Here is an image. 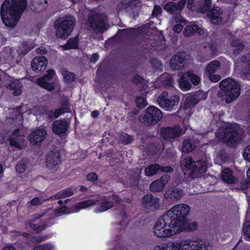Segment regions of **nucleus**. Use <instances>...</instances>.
<instances>
[{
	"mask_svg": "<svg viewBox=\"0 0 250 250\" xmlns=\"http://www.w3.org/2000/svg\"><path fill=\"white\" fill-rule=\"evenodd\" d=\"M187 76L190 79V80L193 85H197L200 82V79L199 76L194 74L192 71L186 72Z\"/></svg>",
	"mask_w": 250,
	"mask_h": 250,
	"instance_id": "obj_45",
	"label": "nucleus"
},
{
	"mask_svg": "<svg viewBox=\"0 0 250 250\" xmlns=\"http://www.w3.org/2000/svg\"><path fill=\"white\" fill-rule=\"evenodd\" d=\"M35 47V43L32 41L23 42L20 48L21 54L26 55Z\"/></svg>",
	"mask_w": 250,
	"mask_h": 250,
	"instance_id": "obj_33",
	"label": "nucleus"
},
{
	"mask_svg": "<svg viewBox=\"0 0 250 250\" xmlns=\"http://www.w3.org/2000/svg\"><path fill=\"white\" fill-rule=\"evenodd\" d=\"M62 162L61 153L57 150L50 151L46 156L45 165L49 170L56 171Z\"/></svg>",
	"mask_w": 250,
	"mask_h": 250,
	"instance_id": "obj_12",
	"label": "nucleus"
},
{
	"mask_svg": "<svg viewBox=\"0 0 250 250\" xmlns=\"http://www.w3.org/2000/svg\"><path fill=\"white\" fill-rule=\"evenodd\" d=\"M47 239L48 237L45 235L31 236L30 239H28L27 244L30 245L31 243L32 245L30 246H33L36 243H40L45 241Z\"/></svg>",
	"mask_w": 250,
	"mask_h": 250,
	"instance_id": "obj_42",
	"label": "nucleus"
},
{
	"mask_svg": "<svg viewBox=\"0 0 250 250\" xmlns=\"http://www.w3.org/2000/svg\"><path fill=\"white\" fill-rule=\"evenodd\" d=\"M61 107L63 112L65 113H69L71 112V109L70 107V104L68 99L64 98L61 100Z\"/></svg>",
	"mask_w": 250,
	"mask_h": 250,
	"instance_id": "obj_46",
	"label": "nucleus"
},
{
	"mask_svg": "<svg viewBox=\"0 0 250 250\" xmlns=\"http://www.w3.org/2000/svg\"><path fill=\"white\" fill-rule=\"evenodd\" d=\"M197 143L193 139H186L183 142L182 150L186 152H191L196 148Z\"/></svg>",
	"mask_w": 250,
	"mask_h": 250,
	"instance_id": "obj_28",
	"label": "nucleus"
},
{
	"mask_svg": "<svg viewBox=\"0 0 250 250\" xmlns=\"http://www.w3.org/2000/svg\"><path fill=\"white\" fill-rule=\"evenodd\" d=\"M146 98V94L143 93H142L141 96H137L136 97L135 103L136 104V106L138 108L143 109L147 105Z\"/></svg>",
	"mask_w": 250,
	"mask_h": 250,
	"instance_id": "obj_40",
	"label": "nucleus"
},
{
	"mask_svg": "<svg viewBox=\"0 0 250 250\" xmlns=\"http://www.w3.org/2000/svg\"><path fill=\"white\" fill-rule=\"evenodd\" d=\"M98 201V200H94L93 199L86 200L76 204L74 207V208L75 211L77 212L81 209L85 208L90 206L95 205Z\"/></svg>",
	"mask_w": 250,
	"mask_h": 250,
	"instance_id": "obj_30",
	"label": "nucleus"
},
{
	"mask_svg": "<svg viewBox=\"0 0 250 250\" xmlns=\"http://www.w3.org/2000/svg\"><path fill=\"white\" fill-rule=\"evenodd\" d=\"M122 32L125 35L130 37L138 43L142 44L150 34V26L144 24L137 27L123 29Z\"/></svg>",
	"mask_w": 250,
	"mask_h": 250,
	"instance_id": "obj_7",
	"label": "nucleus"
},
{
	"mask_svg": "<svg viewBox=\"0 0 250 250\" xmlns=\"http://www.w3.org/2000/svg\"><path fill=\"white\" fill-rule=\"evenodd\" d=\"M223 11L220 7L213 6L208 11L207 16L212 24L217 25L223 21Z\"/></svg>",
	"mask_w": 250,
	"mask_h": 250,
	"instance_id": "obj_16",
	"label": "nucleus"
},
{
	"mask_svg": "<svg viewBox=\"0 0 250 250\" xmlns=\"http://www.w3.org/2000/svg\"><path fill=\"white\" fill-rule=\"evenodd\" d=\"M182 132V129L178 125L162 127L160 130V135L164 139H176L181 135Z\"/></svg>",
	"mask_w": 250,
	"mask_h": 250,
	"instance_id": "obj_15",
	"label": "nucleus"
},
{
	"mask_svg": "<svg viewBox=\"0 0 250 250\" xmlns=\"http://www.w3.org/2000/svg\"><path fill=\"white\" fill-rule=\"evenodd\" d=\"M11 146H14L18 149H21V143L24 140L23 136L17 135V136H10L8 139Z\"/></svg>",
	"mask_w": 250,
	"mask_h": 250,
	"instance_id": "obj_31",
	"label": "nucleus"
},
{
	"mask_svg": "<svg viewBox=\"0 0 250 250\" xmlns=\"http://www.w3.org/2000/svg\"><path fill=\"white\" fill-rule=\"evenodd\" d=\"M146 175L148 176H151L156 174V163L149 166L145 169Z\"/></svg>",
	"mask_w": 250,
	"mask_h": 250,
	"instance_id": "obj_49",
	"label": "nucleus"
},
{
	"mask_svg": "<svg viewBox=\"0 0 250 250\" xmlns=\"http://www.w3.org/2000/svg\"><path fill=\"white\" fill-rule=\"evenodd\" d=\"M243 156L246 160L250 162V145L244 149Z\"/></svg>",
	"mask_w": 250,
	"mask_h": 250,
	"instance_id": "obj_63",
	"label": "nucleus"
},
{
	"mask_svg": "<svg viewBox=\"0 0 250 250\" xmlns=\"http://www.w3.org/2000/svg\"><path fill=\"white\" fill-rule=\"evenodd\" d=\"M87 180L91 182H95L98 180V175L95 172H90L87 174Z\"/></svg>",
	"mask_w": 250,
	"mask_h": 250,
	"instance_id": "obj_59",
	"label": "nucleus"
},
{
	"mask_svg": "<svg viewBox=\"0 0 250 250\" xmlns=\"http://www.w3.org/2000/svg\"><path fill=\"white\" fill-rule=\"evenodd\" d=\"M138 119L139 122L144 124L146 125L151 126L156 124V115L150 114L140 115Z\"/></svg>",
	"mask_w": 250,
	"mask_h": 250,
	"instance_id": "obj_26",
	"label": "nucleus"
},
{
	"mask_svg": "<svg viewBox=\"0 0 250 250\" xmlns=\"http://www.w3.org/2000/svg\"><path fill=\"white\" fill-rule=\"evenodd\" d=\"M189 207L185 204L174 206L157 221V237H169L185 229L186 217Z\"/></svg>",
	"mask_w": 250,
	"mask_h": 250,
	"instance_id": "obj_1",
	"label": "nucleus"
},
{
	"mask_svg": "<svg viewBox=\"0 0 250 250\" xmlns=\"http://www.w3.org/2000/svg\"><path fill=\"white\" fill-rule=\"evenodd\" d=\"M62 74L63 77V79L66 83H71L74 82L76 80V74L73 72H69L66 69L62 70Z\"/></svg>",
	"mask_w": 250,
	"mask_h": 250,
	"instance_id": "obj_39",
	"label": "nucleus"
},
{
	"mask_svg": "<svg viewBox=\"0 0 250 250\" xmlns=\"http://www.w3.org/2000/svg\"><path fill=\"white\" fill-rule=\"evenodd\" d=\"M5 86L7 89L13 90L14 96H19L22 92L23 85L19 80L11 79L5 83Z\"/></svg>",
	"mask_w": 250,
	"mask_h": 250,
	"instance_id": "obj_19",
	"label": "nucleus"
},
{
	"mask_svg": "<svg viewBox=\"0 0 250 250\" xmlns=\"http://www.w3.org/2000/svg\"><path fill=\"white\" fill-rule=\"evenodd\" d=\"M157 250H208L202 241L183 240L176 242L163 244L157 247Z\"/></svg>",
	"mask_w": 250,
	"mask_h": 250,
	"instance_id": "obj_4",
	"label": "nucleus"
},
{
	"mask_svg": "<svg viewBox=\"0 0 250 250\" xmlns=\"http://www.w3.org/2000/svg\"><path fill=\"white\" fill-rule=\"evenodd\" d=\"M75 23V18L71 16L56 20L54 22L56 37L63 40L66 39L73 31Z\"/></svg>",
	"mask_w": 250,
	"mask_h": 250,
	"instance_id": "obj_5",
	"label": "nucleus"
},
{
	"mask_svg": "<svg viewBox=\"0 0 250 250\" xmlns=\"http://www.w3.org/2000/svg\"><path fill=\"white\" fill-rule=\"evenodd\" d=\"M221 67L220 62L217 60H213L208 63L206 67L205 71L207 74L215 73Z\"/></svg>",
	"mask_w": 250,
	"mask_h": 250,
	"instance_id": "obj_29",
	"label": "nucleus"
},
{
	"mask_svg": "<svg viewBox=\"0 0 250 250\" xmlns=\"http://www.w3.org/2000/svg\"><path fill=\"white\" fill-rule=\"evenodd\" d=\"M222 180L228 184H235L237 180L232 175V171L229 168L224 169L222 172Z\"/></svg>",
	"mask_w": 250,
	"mask_h": 250,
	"instance_id": "obj_24",
	"label": "nucleus"
},
{
	"mask_svg": "<svg viewBox=\"0 0 250 250\" xmlns=\"http://www.w3.org/2000/svg\"><path fill=\"white\" fill-rule=\"evenodd\" d=\"M173 168L169 166L161 167L157 165V175H160V172H168L173 171Z\"/></svg>",
	"mask_w": 250,
	"mask_h": 250,
	"instance_id": "obj_56",
	"label": "nucleus"
},
{
	"mask_svg": "<svg viewBox=\"0 0 250 250\" xmlns=\"http://www.w3.org/2000/svg\"><path fill=\"white\" fill-rule=\"evenodd\" d=\"M170 177L167 174H163L161 176L160 178L157 180V191H160L164 189Z\"/></svg>",
	"mask_w": 250,
	"mask_h": 250,
	"instance_id": "obj_34",
	"label": "nucleus"
},
{
	"mask_svg": "<svg viewBox=\"0 0 250 250\" xmlns=\"http://www.w3.org/2000/svg\"><path fill=\"white\" fill-rule=\"evenodd\" d=\"M119 140L123 145H128L132 143L134 138L133 135L122 132L119 134Z\"/></svg>",
	"mask_w": 250,
	"mask_h": 250,
	"instance_id": "obj_35",
	"label": "nucleus"
},
{
	"mask_svg": "<svg viewBox=\"0 0 250 250\" xmlns=\"http://www.w3.org/2000/svg\"><path fill=\"white\" fill-rule=\"evenodd\" d=\"M179 96H171L168 98V93L167 91L163 92L157 99V103L160 106L166 110H172L174 106L177 105L179 103Z\"/></svg>",
	"mask_w": 250,
	"mask_h": 250,
	"instance_id": "obj_11",
	"label": "nucleus"
},
{
	"mask_svg": "<svg viewBox=\"0 0 250 250\" xmlns=\"http://www.w3.org/2000/svg\"><path fill=\"white\" fill-rule=\"evenodd\" d=\"M178 116L180 118H185L191 114V108L184 104L181 106L177 111Z\"/></svg>",
	"mask_w": 250,
	"mask_h": 250,
	"instance_id": "obj_43",
	"label": "nucleus"
},
{
	"mask_svg": "<svg viewBox=\"0 0 250 250\" xmlns=\"http://www.w3.org/2000/svg\"><path fill=\"white\" fill-rule=\"evenodd\" d=\"M55 71L54 69H49L47 71V73L37 80L39 81H51L55 75Z\"/></svg>",
	"mask_w": 250,
	"mask_h": 250,
	"instance_id": "obj_48",
	"label": "nucleus"
},
{
	"mask_svg": "<svg viewBox=\"0 0 250 250\" xmlns=\"http://www.w3.org/2000/svg\"><path fill=\"white\" fill-rule=\"evenodd\" d=\"M130 3H124L123 2L119 3L116 7V10L118 12H121L126 9L129 7Z\"/></svg>",
	"mask_w": 250,
	"mask_h": 250,
	"instance_id": "obj_55",
	"label": "nucleus"
},
{
	"mask_svg": "<svg viewBox=\"0 0 250 250\" xmlns=\"http://www.w3.org/2000/svg\"><path fill=\"white\" fill-rule=\"evenodd\" d=\"M209 79L213 83L219 82L221 79V76L219 75L214 74V73L208 74Z\"/></svg>",
	"mask_w": 250,
	"mask_h": 250,
	"instance_id": "obj_60",
	"label": "nucleus"
},
{
	"mask_svg": "<svg viewBox=\"0 0 250 250\" xmlns=\"http://www.w3.org/2000/svg\"><path fill=\"white\" fill-rule=\"evenodd\" d=\"M70 210V208H68L66 206L64 205L58 208L57 211L59 214H68L72 212Z\"/></svg>",
	"mask_w": 250,
	"mask_h": 250,
	"instance_id": "obj_57",
	"label": "nucleus"
},
{
	"mask_svg": "<svg viewBox=\"0 0 250 250\" xmlns=\"http://www.w3.org/2000/svg\"><path fill=\"white\" fill-rule=\"evenodd\" d=\"M180 77L178 83L179 87L183 90H188L191 88V84L187 79L186 72H180L178 74Z\"/></svg>",
	"mask_w": 250,
	"mask_h": 250,
	"instance_id": "obj_23",
	"label": "nucleus"
},
{
	"mask_svg": "<svg viewBox=\"0 0 250 250\" xmlns=\"http://www.w3.org/2000/svg\"><path fill=\"white\" fill-rule=\"evenodd\" d=\"M54 246L49 243L39 245L34 247L33 250H53Z\"/></svg>",
	"mask_w": 250,
	"mask_h": 250,
	"instance_id": "obj_51",
	"label": "nucleus"
},
{
	"mask_svg": "<svg viewBox=\"0 0 250 250\" xmlns=\"http://www.w3.org/2000/svg\"><path fill=\"white\" fill-rule=\"evenodd\" d=\"M242 234L246 239H250V222L246 221L243 225Z\"/></svg>",
	"mask_w": 250,
	"mask_h": 250,
	"instance_id": "obj_47",
	"label": "nucleus"
},
{
	"mask_svg": "<svg viewBox=\"0 0 250 250\" xmlns=\"http://www.w3.org/2000/svg\"><path fill=\"white\" fill-rule=\"evenodd\" d=\"M250 187V179H247L241 183L240 188L243 190L248 188Z\"/></svg>",
	"mask_w": 250,
	"mask_h": 250,
	"instance_id": "obj_61",
	"label": "nucleus"
},
{
	"mask_svg": "<svg viewBox=\"0 0 250 250\" xmlns=\"http://www.w3.org/2000/svg\"><path fill=\"white\" fill-rule=\"evenodd\" d=\"M48 60L44 56L36 57L31 62V67L35 72H41L44 71L47 65Z\"/></svg>",
	"mask_w": 250,
	"mask_h": 250,
	"instance_id": "obj_18",
	"label": "nucleus"
},
{
	"mask_svg": "<svg viewBox=\"0 0 250 250\" xmlns=\"http://www.w3.org/2000/svg\"><path fill=\"white\" fill-rule=\"evenodd\" d=\"M36 52L38 54L45 55L47 54V51L44 47L40 46L36 49Z\"/></svg>",
	"mask_w": 250,
	"mask_h": 250,
	"instance_id": "obj_64",
	"label": "nucleus"
},
{
	"mask_svg": "<svg viewBox=\"0 0 250 250\" xmlns=\"http://www.w3.org/2000/svg\"><path fill=\"white\" fill-rule=\"evenodd\" d=\"M145 114L156 115V107L154 106H150L148 107L146 110Z\"/></svg>",
	"mask_w": 250,
	"mask_h": 250,
	"instance_id": "obj_62",
	"label": "nucleus"
},
{
	"mask_svg": "<svg viewBox=\"0 0 250 250\" xmlns=\"http://www.w3.org/2000/svg\"><path fill=\"white\" fill-rule=\"evenodd\" d=\"M70 124V122L64 119L55 120L52 125V131L59 137H64L67 134Z\"/></svg>",
	"mask_w": 250,
	"mask_h": 250,
	"instance_id": "obj_14",
	"label": "nucleus"
},
{
	"mask_svg": "<svg viewBox=\"0 0 250 250\" xmlns=\"http://www.w3.org/2000/svg\"><path fill=\"white\" fill-rule=\"evenodd\" d=\"M114 206L112 201H106L100 203V206L94 209L95 213H101L111 208Z\"/></svg>",
	"mask_w": 250,
	"mask_h": 250,
	"instance_id": "obj_32",
	"label": "nucleus"
},
{
	"mask_svg": "<svg viewBox=\"0 0 250 250\" xmlns=\"http://www.w3.org/2000/svg\"><path fill=\"white\" fill-rule=\"evenodd\" d=\"M184 195V190L178 188H173L169 193V197L171 199H174L176 201L179 200Z\"/></svg>",
	"mask_w": 250,
	"mask_h": 250,
	"instance_id": "obj_36",
	"label": "nucleus"
},
{
	"mask_svg": "<svg viewBox=\"0 0 250 250\" xmlns=\"http://www.w3.org/2000/svg\"><path fill=\"white\" fill-rule=\"evenodd\" d=\"M78 45V42L75 39H69L64 45V47L65 49H76Z\"/></svg>",
	"mask_w": 250,
	"mask_h": 250,
	"instance_id": "obj_52",
	"label": "nucleus"
},
{
	"mask_svg": "<svg viewBox=\"0 0 250 250\" xmlns=\"http://www.w3.org/2000/svg\"><path fill=\"white\" fill-rule=\"evenodd\" d=\"M197 4L196 12L204 14L210 8L211 0H199Z\"/></svg>",
	"mask_w": 250,
	"mask_h": 250,
	"instance_id": "obj_25",
	"label": "nucleus"
},
{
	"mask_svg": "<svg viewBox=\"0 0 250 250\" xmlns=\"http://www.w3.org/2000/svg\"><path fill=\"white\" fill-rule=\"evenodd\" d=\"M241 61L249 66V70L245 71L244 73L245 75H250V54L243 56L241 58Z\"/></svg>",
	"mask_w": 250,
	"mask_h": 250,
	"instance_id": "obj_53",
	"label": "nucleus"
},
{
	"mask_svg": "<svg viewBox=\"0 0 250 250\" xmlns=\"http://www.w3.org/2000/svg\"><path fill=\"white\" fill-rule=\"evenodd\" d=\"M27 166L24 163H18L15 167L16 171L19 173H23L26 170Z\"/></svg>",
	"mask_w": 250,
	"mask_h": 250,
	"instance_id": "obj_58",
	"label": "nucleus"
},
{
	"mask_svg": "<svg viewBox=\"0 0 250 250\" xmlns=\"http://www.w3.org/2000/svg\"><path fill=\"white\" fill-rule=\"evenodd\" d=\"M47 132L44 129H38L34 130L28 136L30 143L33 145H40L45 140Z\"/></svg>",
	"mask_w": 250,
	"mask_h": 250,
	"instance_id": "obj_17",
	"label": "nucleus"
},
{
	"mask_svg": "<svg viewBox=\"0 0 250 250\" xmlns=\"http://www.w3.org/2000/svg\"><path fill=\"white\" fill-rule=\"evenodd\" d=\"M47 7V0H32L30 4V9L36 13L45 10Z\"/></svg>",
	"mask_w": 250,
	"mask_h": 250,
	"instance_id": "obj_21",
	"label": "nucleus"
},
{
	"mask_svg": "<svg viewBox=\"0 0 250 250\" xmlns=\"http://www.w3.org/2000/svg\"><path fill=\"white\" fill-rule=\"evenodd\" d=\"M187 55L184 52H178L174 54L169 61V67L172 70H179L183 68Z\"/></svg>",
	"mask_w": 250,
	"mask_h": 250,
	"instance_id": "obj_13",
	"label": "nucleus"
},
{
	"mask_svg": "<svg viewBox=\"0 0 250 250\" xmlns=\"http://www.w3.org/2000/svg\"><path fill=\"white\" fill-rule=\"evenodd\" d=\"M199 34H203L204 31L196 24H192L187 26L184 30V34L185 36L189 37L192 36L195 32Z\"/></svg>",
	"mask_w": 250,
	"mask_h": 250,
	"instance_id": "obj_27",
	"label": "nucleus"
},
{
	"mask_svg": "<svg viewBox=\"0 0 250 250\" xmlns=\"http://www.w3.org/2000/svg\"><path fill=\"white\" fill-rule=\"evenodd\" d=\"M231 45L234 48L233 52L235 54L240 53L244 47L243 42L239 39L231 41Z\"/></svg>",
	"mask_w": 250,
	"mask_h": 250,
	"instance_id": "obj_38",
	"label": "nucleus"
},
{
	"mask_svg": "<svg viewBox=\"0 0 250 250\" xmlns=\"http://www.w3.org/2000/svg\"><path fill=\"white\" fill-rule=\"evenodd\" d=\"M144 81V78L139 74L134 75L131 79V82L136 85L142 84Z\"/></svg>",
	"mask_w": 250,
	"mask_h": 250,
	"instance_id": "obj_54",
	"label": "nucleus"
},
{
	"mask_svg": "<svg viewBox=\"0 0 250 250\" xmlns=\"http://www.w3.org/2000/svg\"><path fill=\"white\" fill-rule=\"evenodd\" d=\"M199 102V100L193 96H188L185 101V104L190 108L193 105L197 104Z\"/></svg>",
	"mask_w": 250,
	"mask_h": 250,
	"instance_id": "obj_50",
	"label": "nucleus"
},
{
	"mask_svg": "<svg viewBox=\"0 0 250 250\" xmlns=\"http://www.w3.org/2000/svg\"><path fill=\"white\" fill-rule=\"evenodd\" d=\"M182 165L184 169L190 171L189 175L193 178L205 173L207 167V163L205 160H197L195 162L191 157L184 158Z\"/></svg>",
	"mask_w": 250,
	"mask_h": 250,
	"instance_id": "obj_6",
	"label": "nucleus"
},
{
	"mask_svg": "<svg viewBox=\"0 0 250 250\" xmlns=\"http://www.w3.org/2000/svg\"><path fill=\"white\" fill-rule=\"evenodd\" d=\"M243 134V130L240 126L238 124H233L228 125L224 130L222 138L226 142L235 144L241 140Z\"/></svg>",
	"mask_w": 250,
	"mask_h": 250,
	"instance_id": "obj_8",
	"label": "nucleus"
},
{
	"mask_svg": "<svg viewBox=\"0 0 250 250\" xmlns=\"http://www.w3.org/2000/svg\"><path fill=\"white\" fill-rule=\"evenodd\" d=\"M156 197H154L151 194H147L142 198V207L146 209H150L152 207L156 208Z\"/></svg>",
	"mask_w": 250,
	"mask_h": 250,
	"instance_id": "obj_22",
	"label": "nucleus"
},
{
	"mask_svg": "<svg viewBox=\"0 0 250 250\" xmlns=\"http://www.w3.org/2000/svg\"><path fill=\"white\" fill-rule=\"evenodd\" d=\"M49 82L48 81L37 80V83L40 87L51 92L55 89V84L54 83H49Z\"/></svg>",
	"mask_w": 250,
	"mask_h": 250,
	"instance_id": "obj_41",
	"label": "nucleus"
},
{
	"mask_svg": "<svg viewBox=\"0 0 250 250\" xmlns=\"http://www.w3.org/2000/svg\"><path fill=\"white\" fill-rule=\"evenodd\" d=\"M27 7V0H4L0 14L1 21L7 27H15Z\"/></svg>",
	"mask_w": 250,
	"mask_h": 250,
	"instance_id": "obj_2",
	"label": "nucleus"
},
{
	"mask_svg": "<svg viewBox=\"0 0 250 250\" xmlns=\"http://www.w3.org/2000/svg\"><path fill=\"white\" fill-rule=\"evenodd\" d=\"M88 22L89 27L95 31L103 32L105 29V22L103 16L96 12H91L89 14Z\"/></svg>",
	"mask_w": 250,
	"mask_h": 250,
	"instance_id": "obj_10",
	"label": "nucleus"
},
{
	"mask_svg": "<svg viewBox=\"0 0 250 250\" xmlns=\"http://www.w3.org/2000/svg\"><path fill=\"white\" fill-rule=\"evenodd\" d=\"M160 80L166 85L171 86L173 83L172 76L168 73H164L161 76Z\"/></svg>",
	"mask_w": 250,
	"mask_h": 250,
	"instance_id": "obj_44",
	"label": "nucleus"
},
{
	"mask_svg": "<svg viewBox=\"0 0 250 250\" xmlns=\"http://www.w3.org/2000/svg\"><path fill=\"white\" fill-rule=\"evenodd\" d=\"M74 192L72 188H68L62 190L55 194V197L58 199L64 198L71 196L73 195Z\"/></svg>",
	"mask_w": 250,
	"mask_h": 250,
	"instance_id": "obj_37",
	"label": "nucleus"
},
{
	"mask_svg": "<svg viewBox=\"0 0 250 250\" xmlns=\"http://www.w3.org/2000/svg\"><path fill=\"white\" fill-rule=\"evenodd\" d=\"M220 90L217 93V97L227 104L231 103L236 99L241 93L240 83L230 78H227L219 83Z\"/></svg>",
	"mask_w": 250,
	"mask_h": 250,
	"instance_id": "obj_3",
	"label": "nucleus"
},
{
	"mask_svg": "<svg viewBox=\"0 0 250 250\" xmlns=\"http://www.w3.org/2000/svg\"><path fill=\"white\" fill-rule=\"evenodd\" d=\"M186 2V0H181L177 3L172 1L169 2L165 5L164 9L171 14L181 11L184 7Z\"/></svg>",
	"mask_w": 250,
	"mask_h": 250,
	"instance_id": "obj_20",
	"label": "nucleus"
},
{
	"mask_svg": "<svg viewBox=\"0 0 250 250\" xmlns=\"http://www.w3.org/2000/svg\"><path fill=\"white\" fill-rule=\"evenodd\" d=\"M44 216V214H35L34 217L30 220L27 221L25 225L27 227H29L31 229L36 231L39 234L48 227H50L52 224L50 223L51 219L50 218H43L40 220V225L37 226L33 222H36Z\"/></svg>",
	"mask_w": 250,
	"mask_h": 250,
	"instance_id": "obj_9",
	"label": "nucleus"
}]
</instances>
